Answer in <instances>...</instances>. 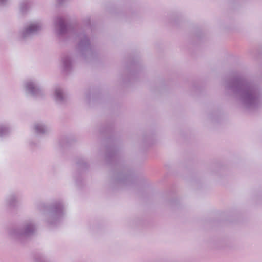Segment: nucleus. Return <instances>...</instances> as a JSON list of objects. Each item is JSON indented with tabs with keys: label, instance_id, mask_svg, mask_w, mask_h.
Here are the masks:
<instances>
[{
	"label": "nucleus",
	"instance_id": "6",
	"mask_svg": "<svg viewBox=\"0 0 262 262\" xmlns=\"http://www.w3.org/2000/svg\"><path fill=\"white\" fill-rule=\"evenodd\" d=\"M24 86L26 93L31 96L40 98L45 95L43 90L39 86L36 80H27L24 82Z\"/></svg>",
	"mask_w": 262,
	"mask_h": 262
},
{
	"label": "nucleus",
	"instance_id": "8",
	"mask_svg": "<svg viewBox=\"0 0 262 262\" xmlns=\"http://www.w3.org/2000/svg\"><path fill=\"white\" fill-rule=\"evenodd\" d=\"M56 30L60 35H64L69 31V27L64 20L61 17H58L55 20Z\"/></svg>",
	"mask_w": 262,
	"mask_h": 262
},
{
	"label": "nucleus",
	"instance_id": "17",
	"mask_svg": "<svg viewBox=\"0 0 262 262\" xmlns=\"http://www.w3.org/2000/svg\"><path fill=\"white\" fill-rule=\"evenodd\" d=\"M7 1L8 0H0V6L5 5Z\"/></svg>",
	"mask_w": 262,
	"mask_h": 262
},
{
	"label": "nucleus",
	"instance_id": "7",
	"mask_svg": "<svg viewBox=\"0 0 262 262\" xmlns=\"http://www.w3.org/2000/svg\"><path fill=\"white\" fill-rule=\"evenodd\" d=\"M67 98L66 93L61 88L57 86L55 88L53 93V99L57 103L59 104H64L67 102Z\"/></svg>",
	"mask_w": 262,
	"mask_h": 262
},
{
	"label": "nucleus",
	"instance_id": "16",
	"mask_svg": "<svg viewBox=\"0 0 262 262\" xmlns=\"http://www.w3.org/2000/svg\"><path fill=\"white\" fill-rule=\"evenodd\" d=\"M84 21L86 25H89L90 24V18L89 17H86Z\"/></svg>",
	"mask_w": 262,
	"mask_h": 262
},
{
	"label": "nucleus",
	"instance_id": "4",
	"mask_svg": "<svg viewBox=\"0 0 262 262\" xmlns=\"http://www.w3.org/2000/svg\"><path fill=\"white\" fill-rule=\"evenodd\" d=\"M42 29V25L39 21L30 22L26 25L18 32V38L27 40L33 36L38 34Z\"/></svg>",
	"mask_w": 262,
	"mask_h": 262
},
{
	"label": "nucleus",
	"instance_id": "3",
	"mask_svg": "<svg viewBox=\"0 0 262 262\" xmlns=\"http://www.w3.org/2000/svg\"><path fill=\"white\" fill-rule=\"evenodd\" d=\"M36 230V227L34 221L29 220L24 222L21 226L9 229L8 234L11 238L23 242L33 235Z\"/></svg>",
	"mask_w": 262,
	"mask_h": 262
},
{
	"label": "nucleus",
	"instance_id": "10",
	"mask_svg": "<svg viewBox=\"0 0 262 262\" xmlns=\"http://www.w3.org/2000/svg\"><path fill=\"white\" fill-rule=\"evenodd\" d=\"M5 203L7 206L10 208H14L18 204L17 196L14 193L8 195L5 199Z\"/></svg>",
	"mask_w": 262,
	"mask_h": 262
},
{
	"label": "nucleus",
	"instance_id": "9",
	"mask_svg": "<svg viewBox=\"0 0 262 262\" xmlns=\"http://www.w3.org/2000/svg\"><path fill=\"white\" fill-rule=\"evenodd\" d=\"M61 64L65 72L70 71L73 68V60L71 55H64L61 58Z\"/></svg>",
	"mask_w": 262,
	"mask_h": 262
},
{
	"label": "nucleus",
	"instance_id": "13",
	"mask_svg": "<svg viewBox=\"0 0 262 262\" xmlns=\"http://www.w3.org/2000/svg\"><path fill=\"white\" fill-rule=\"evenodd\" d=\"M30 8V4L28 2H23L20 5V11L22 13H26Z\"/></svg>",
	"mask_w": 262,
	"mask_h": 262
},
{
	"label": "nucleus",
	"instance_id": "15",
	"mask_svg": "<svg viewBox=\"0 0 262 262\" xmlns=\"http://www.w3.org/2000/svg\"><path fill=\"white\" fill-rule=\"evenodd\" d=\"M128 177L123 176L122 178H119L118 181L120 183H124L128 180Z\"/></svg>",
	"mask_w": 262,
	"mask_h": 262
},
{
	"label": "nucleus",
	"instance_id": "11",
	"mask_svg": "<svg viewBox=\"0 0 262 262\" xmlns=\"http://www.w3.org/2000/svg\"><path fill=\"white\" fill-rule=\"evenodd\" d=\"M34 130L37 134L43 135L48 133V127L42 122H37L34 124Z\"/></svg>",
	"mask_w": 262,
	"mask_h": 262
},
{
	"label": "nucleus",
	"instance_id": "5",
	"mask_svg": "<svg viewBox=\"0 0 262 262\" xmlns=\"http://www.w3.org/2000/svg\"><path fill=\"white\" fill-rule=\"evenodd\" d=\"M79 40L77 49L78 52L82 55L91 53L92 48L89 37L85 31H81L77 35Z\"/></svg>",
	"mask_w": 262,
	"mask_h": 262
},
{
	"label": "nucleus",
	"instance_id": "2",
	"mask_svg": "<svg viewBox=\"0 0 262 262\" xmlns=\"http://www.w3.org/2000/svg\"><path fill=\"white\" fill-rule=\"evenodd\" d=\"M40 210H49L47 214V222L51 226L56 225L63 218L65 214V206L63 201L57 200L53 201L50 205L40 203L38 206Z\"/></svg>",
	"mask_w": 262,
	"mask_h": 262
},
{
	"label": "nucleus",
	"instance_id": "1",
	"mask_svg": "<svg viewBox=\"0 0 262 262\" xmlns=\"http://www.w3.org/2000/svg\"><path fill=\"white\" fill-rule=\"evenodd\" d=\"M226 88L247 110L256 109L262 104V91L251 81L237 78L227 82Z\"/></svg>",
	"mask_w": 262,
	"mask_h": 262
},
{
	"label": "nucleus",
	"instance_id": "18",
	"mask_svg": "<svg viewBox=\"0 0 262 262\" xmlns=\"http://www.w3.org/2000/svg\"><path fill=\"white\" fill-rule=\"evenodd\" d=\"M64 0H57V2L59 5H61L62 4Z\"/></svg>",
	"mask_w": 262,
	"mask_h": 262
},
{
	"label": "nucleus",
	"instance_id": "12",
	"mask_svg": "<svg viewBox=\"0 0 262 262\" xmlns=\"http://www.w3.org/2000/svg\"><path fill=\"white\" fill-rule=\"evenodd\" d=\"M11 132V128L7 125H0V137L8 135Z\"/></svg>",
	"mask_w": 262,
	"mask_h": 262
},
{
	"label": "nucleus",
	"instance_id": "14",
	"mask_svg": "<svg viewBox=\"0 0 262 262\" xmlns=\"http://www.w3.org/2000/svg\"><path fill=\"white\" fill-rule=\"evenodd\" d=\"M35 262H49V260L45 256L41 255L36 258Z\"/></svg>",
	"mask_w": 262,
	"mask_h": 262
}]
</instances>
